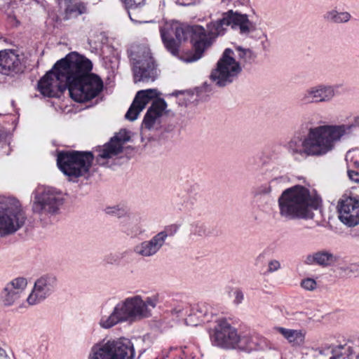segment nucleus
I'll list each match as a JSON object with an SVG mask.
<instances>
[{"instance_id":"nucleus-32","label":"nucleus","mask_w":359,"mask_h":359,"mask_svg":"<svg viewBox=\"0 0 359 359\" xmlns=\"http://www.w3.org/2000/svg\"><path fill=\"white\" fill-rule=\"evenodd\" d=\"M11 134L0 126V153L2 155H8L11 151L10 143Z\"/></svg>"},{"instance_id":"nucleus-47","label":"nucleus","mask_w":359,"mask_h":359,"mask_svg":"<svg viewBox=\"0 0 359 359\" xmlns=\"http://www.w3.org/2000/svg\"><path fill=\"white\" fill-rule=\"evenodd\" d=\"M177 3L182 6H189L193 3V0H177Z\"/></svg>"},{"instance_id":"nucleus-30","label":"nucleus","mask_w":359,"mask_h":359,"mask_svg":"<svg viewBox=\"0 0 359 359\" xmlns=\"http://www.w3.org/2000/svg\"><path fill=\"white\" fill-rule=\"evenodd\" d=\"M351 18L349 12L338 11L337 9L330 10L323 15L325 20L334 24L347 23L351 20Z\"/></svg>"},{"instance_id":"nucleus-2","label":"nucleus","mask_w":359,"mask_h":359,"mask_svg":"<svg viewBox=\"0 0 359 359\" xmlns=\"http://www.w3.org/2000/svg\"><path fill=\"white\" fill-rule=\"evenodd\" d=\"M230 26L233 29L239 30L240 34L248 35L255 30V26L245 14L234 12L232 10L224 13L222 18L207 25V29L201 25L191 27V41L194 52H189L181 57L185 62H196L202 57L204 51L219 35H223L226 27Z\"/></svg>"},{"instance_id":"nucleus-31","label":"nucleus","mask_w":359,"mask_h":359,"mask_svg":"<svg viewBox=\"0 0 359 359\" xmlns=\"http://www.w3.org/2000/svg\"><path fill=\"white\" fill-rule=\"evenodd\" d=\"M210 234V231L206 224L198 221L190 224L189 236L191 238L208 236Z\"/></svg>"},{"instance_id":"nucleus-25","label":"nucleus","mask_w":359,"mask_h":359,"mask_svg":"<svg viewBox=\"0 0 359 359\" xmlns=\"http://www.w3.org/2000/svg\"><path fill=\"white\" fill-rule=\"evenodd\" d=\"M63 19L69 20L87 12L86 5L80 0H64Z\"/></svg>"},{"instance_id":"nucleus-17","label":"nucleus","mask_w":359,"mask_h":359,"mask_svg":"<svg viewBox=\"0 0 359 359\" xmlns=\"http://www.w3.org/2000/svg\"><path fill=\"white\" fill-rule=\"evenodd\" d=\"M57 283V277L52 273H46L38 278L27 297V304L34 306L43 302L55 291Z\"/></svg>"},{"instance_id":"nucleus-49","label":"nucleus","mask_w":359,"mask_h":359,"mask_svg":"<svg viewBox=\"0 0 359 359\" xmlns=\"http://www.w3.org/2000/svg\"><path fill=\"white\" fill-rule=\"evenodd\" d=\"M354 163L355 164H358L359 163L358 161H355Z\"/></svg>"},{"instance_id":"nucleus-22","label":"nucleus","mask_w":359,"mask_h":359,"mask_svg":"<svg viewBox=\"0 0 359 359\" xmlns=\"http://www.w3.org/2000/svg\"><path fill=\"white\" fill-rule=\"evenodd\" d=\"M21 71V60L15 51L12 50L0 51V72L10 74Z\"/></svg>"},{"instance_id":"nucleus-34","label":"nucleus","mask_w":359,"mask_h":359,"mask_svg":"<svg viewBox=\"0 0 359 359\" xmlns=\"http://www.w3.org/2000/svg\"><path fill=\"white\" fill-rule=\"evenodd\" d=\"M170 313L172 316L184 320L189 313V304L186 302L177 303L171 309Z\"/></svg>"},{"instance_id":"nucleus-9","label":"nucleus","mask_w":359,"mask_h":359,"mask_svg":"<svg viewBox=\"0 0 359 359\" xmlns=\"http://www.w3.org/2000/svg\"><path fill=\"white\" fill-rule=\"evenodd\" d=\"M27 215L21 203L15 197L0 196V236H6L21 229Z\"/></svg>"},{"instance_id":"nucleus-21","label":"nucleus","mask_w":359,"mask_h":359,"mask_svg":"<svg viewBox=\"0 0 359 359\" xmlns=\"http://www.w3.org/2000/svg\"><path fill=\"white\" fill-rule=\"evenodd\" d=\"M129 140V136L126 131H121L111 138L100 150L98 158L107 159L118 154L122 151L123 144Z\"/></svg>"},{"instance_id":"nucleus-40","label":"nucleus","mask_w":359,"mask_h":359,"mask_svg":"<svg viewBox=\"0 0 359 359\" xmlns=\"http://www.w3.org/2000/svg\"><path fill=\"white\" fill-rule=\"evenodd\" d=\"M341 270L344 271L346 273H355L359 271V265L356 264H350L346 267H342Z\"/></svg>"},{"instance_id":"nucleus-27","label":"nucleus","mask_w":359,"mask_h":359,"mask_svg":"<svg viewBox=\"0 0 359 359\" xmlns=\"http://www.w3.org/2000/svg\"><path fill=\"white\" fill-rule=\"evenodd\" d=\"M276 330L292 346H301L304 342L305 332L302 330H292L278 327H276Z\"/></svg>"},{"instance_id":"nucleus-1","label":"nucleus","mask_w":359,"mask_h":359,"mask_svg":"<svg viewBox=\"0 0 359 359\" xmlns=\"http://www.w3.org/2000/svg\"><path fill=\"white\" fill-rule=\"evenodd\" d=\"M359 128V116L347 124L323 125L310 128L306 135L295 133L285 144L294 161L309 157H321L333 151L336 144Z\"/></svg>"},{"instance_id":"nucleus-8","label":"nucleus","mask_w":359,"mask_h":359,"mask_svg":"<svg viewBox=\"0 0 359 359\" xmlns=\"http://www.w3.org/2000/svg\"><path fill=\"white\" fill-rule=\"evenodd\" d=\"M93 159L90 151H62L57 154V164L69 180L75 181L88 174Z\"/></svg>"},{"instance_id":"nucleus-38","label":"nucleus","mask_w":359,"mask_h":359,"mask_svg":"<svg viewBox=\"0 0 359 359\" xmlns=\"http://www.w3.org/2000/svg\"><path fill=\"white\" fill-rule=\"evenodd\" d=\"M301 286L309 291H313L316 288L317 283L313 278H307L302 280Z\"/></svg>"},{"instance_id":"nucleus-10","label":"nucleus","mask_w":359,"mask_h":359,"mask_svg":"<svg viewBox=\"0 0 359 359\" xmlns=\"http://www.w3.org/2000/svg\"><path fill=\"white\" fill-rule=\"evenodd\" d=\"M135 349L128 339L102 340L92 346L88 359H133Z\"/></svg>"},{"instance_id":"nucleus-7","label":"nucleus","mask_w":359,"mask_h":359,"mask_svg":"<svg viewBox=\"0 0 359 359\" xmlns=\"http://www.w3.org/2000/svg\"><path fill=\"white\" fill-rule=\"evenodd\" d=\"M70 62L69 54L58 60L39 81L38 88L40 93L47 97H59L68 89V76H69Z\"/></svg>"},{"instance_id":"nucleus-35","label":"nucleus","mask_w":359,"mask_h":359,"mask_svg":"<svg viewBox=\"0 0 359 359\" xmlns=\"http://www.w3.org/2000/svg\"><path fill=\"white\" fill-rule=\"evenodd\" d=\"M105 212L108 215L121 218L128 215L129 209L125 205H118L106 208Z\"/></svg>"},{"instance_id":"nucleus-6","label":"nucleus","mask_w":359,"mask_h":359,"mask_svg":"<svg viewBox=\"0 0 359 359\" xmlns=\"http://www.w3.org/2000/svg\"><path fill=\"white\" fill-rule=\"evenodd\" d=\"M161 95L156 88L139 90L125 115L126 118L131 121L136 120L147 104L151 102L143 118L142 128L149 130L157 128L167 107L166 102L159 97Z\"/></svg>"},{"instance_id":"nucleus-12","label":"nucleus","mask_w":359,"mask_h":359,"mask_svg":"<svg viewBox=\"0 0 359 359\" xmlns=\"http://www.w3.org/2000/svg\"><path fill=\"white\" fill-rule=\"evenodd\" d=\"M233 51L226 48L211 72V81L219 87L226 86L234 82L241 72V67L233 57Z\"/></svg>"},{"instance_id":"nucleus-5","label":"nucleus","mask_w":359,"mask_h":359,"mask_svg":"<svg viewBox=\"0 0 359 359\" xmlns=\"http://www.w3.org/2000/svg\"><path fill=\"white\" fill-rule=\"evenodd\" d=\"M320 198L308 189L296 185L284 190L278 199L279 215L285 220L311 219L312 210L320 204Z\"/></svg>"},{"instance_id":"nucleus-48","label":"nucleus","mask_w":359,"mask_h":359,"mask_svg":"<svg viewBox=\"0 0 359 359\" xmlns=\"http://www.w3.org/2000/svg\"><path fill=\"white\" fill-rule=\"evenodd\" d=\"M355 150H353V151H348L346 155V160L348 161L350 156H351V154L352 152L355 151Z\"/></svg>"},{"instance_id":"nucleus-33","label":"nucleus","mask_w":359,"mask_h":359,"mask_svg":"<svg viewBox=\"0 0 359 359\" xmlns=\"http://www.w3.org/2000/svg\"><path fill=\"white\" fill-rule=\"evenodd\" d=\"M180 228V224H172L167 225L164 227V229L156 233L157 236L162 241V242L165 244L166 239L168 237H172L177 233Z\"/></svg>"},{"instance_id":"nucleus-43","label":"nucleus","mask_w":359,"mask_h":359,"mask_svg":"<svg viewBox=\"0 0 359 359\" xmlns=\"http://www.w3.org/2000/svg\"><path fill=\"white\" fill-rule=\"evenodd\" d=\"M348 175L349 178L351 180L359 183V172L358 171L348 170Z\"/></svg>"},{"instance_id":"nucleus-24","label":"nucleus","mask_w":359,"mask_h":359,"mask_svg":"<svg viewBox=\"0 0 359 359\" xmlns=\"http://www.w3.org/2000/svg\"><path fill=\"white\" fill-rule=\"evenodd\" d=\"M165 244L154 235L149 240L142 241L134 248V252L143 257H150L156 255Z\"/></svg>"},{"instance_id":"nucleus-42","label":"nucleus","mask_w":359,"mask_h":359,"mask_svg":"<svg viewBox=\"0 0 359 359\" xmlns=\"http://www.w3.org/2000/svg\"><path fill=\"white\" fill-rule=\"evenodd\" d=\"M8 18L10 23L13 26H17L19 24V21L17 19V15H16L15 12L13 13H8Z\"/></svg>"},{"instance_id":"nucleus-36","label":"nucleus","mask_w":359,"mask_h":359,"mask_svg":"<svg viewBox=\"0 0 359 359\" xmlns=\"http://www.w3.org/2000/svg\"><path fill=\"white\" fill-rule=\"evenodd\" d=\"M238 57L244 60L245 62H251L255 57L253 52L250 49H243L238 47Z\"/></svg>"},{"instance_id":"nucleus-44","label":"nucleus","mask_w":359,"mask_h":359,"mask_svg":"<svg viewBox=\"0 0 359 359\" xmlns=\"http://www.w3.org/2000/svg\"><path fill=\"white\" fill-rule=\"evenodd\" d=\"M12 4V0H0V9L9 7Z\"/></svg>"},{"instance_id":"nucleus-45","label":"nucleus","mask_w":359,"mask_h":359,"mask_svg":"<svg viewBox=\"0 0 359 359\" xmlns=\"http://www.w3.org/2000/svg\"><path fill=\"white\" fill-rule=\"evenodd\" d=\"M0 359H11L8 355L7 351L0 346Z\"/></svg>"},{"instance_id":"nucleus-37","label":"nucleus","mask_w":359,"mask_h":359,"mask_svg":"<svg viewBox=\"0 0 359 359\" xmlns=\"http://www.w3.org/2000/svg\"><path fill=\"white\" fill-rule=\"evenodd\" d=\"M124 257V252H111L105 257V262L110 264H118Z\"/></svg>"},{"instance_id":"nucleus-19","label":"nucleus","mask_w":359,"mask_h":359,"mask_svg":"<svg viewBox=\"0 0 359 359\" xmlns=\"http://www.w3.org/2000/svg\"><path fill=\"white\" fill-rule=\"evenodd\" d=\"M27 285V280L18 277L6 284L0 292V302L5 307H10L20 302Z\"/></svg>"},{"instance_id":"nucleus-16","label":"nucleus","mask_w":359,"mask_h":359,"mask_svg":"<svg viewBox=\"0 0 359 359\" xmlns=\"http://www.w3.org/2000/svg\"><path fill=\"white\" fill-rule=\"evenodd\" d=\"M337 95L335 86L318 83L304 89L298 97L301 104H311L320 103H330L332 102Z\"/></svg>"},{"instance_id":"nucleus-3","label":"nucleus","mask_w":359,"mask_h":359,"mask_svg":"<svg viewBox=\"0 0 359 359\" xmlns=\"http://www.w3.org/2000/svg\"><path fill=\"white\" fill-rule=\"evenodd\" d=\"M158 302L157 294L145 299L136 294L120 301L111 311H109L106 303L101 306L98 324L102 328L107 330L129 320L148 318L151 316L152 310L156 307Z\"/></svg>"},{"instance_id":"nucleus-29","label":"nucleus","mask_w":359,"mask_h":359,"mask_svg":"<svg viewBox=\"0 0 359 359\" xmlns=\"http://www.w3.org/2000/svg\"><path fill=\"white\" fill-rule=\"evenodd\" d=\"M128 9V15L130 20L135 22H147V21L143 20L137 18V14L144 6L145 0H121Z\"/></svg>"},{"instance_id":"nucleus-39","label":"nucleus","mask_w":359,"mask_h":359,"mask_svg":"<svg viewBox=\"0 0 359 359\" xmlns=\"http://www.w3.org/2000/svg\"><path fill=\"white\" fill-rule=\"evenodd\" d=\"M280 268V264L278 260H271L268 265V272L272 273L278 271Z\"/></svg>"},{"instance_id":"nucleus-46","label":"nucleus","mask_w":359,"mask_h":359,"mask_svg":"<svg viewBox=\"0 0 359 359\" xmlns=\"http://www.w3.org/2000/svg\"><path fill=\"white\" fill-rule=\"evenodd\" d=\"M271 187L269 185H264L261 187L260 193L267 194H269L271 192Z\"/></svg>"},{"instance_id":"nucleus-41","label":"nucleus","mask_w":359,"mask_h":359,"mask_svg":"<svg viewBox=\"0 0 359 359\" xmlns=\"http://www.w3.org/2000/svg\"><path fill=\"white\" fill-rule=\"evenodd\" d=\"M234 300L233 302L236 304H240L242 303L243 300L244 299V294L241 290L236 289L234 291Z\"/></svg>"},{"instance_id":"nucleus-20","label":"nucleus","mask_w":359,"mask_h":359,"mask_svg":"<svg viewBox=\"0 0 359 359\" xmlns=\"http://www.w3.org/2000/svg\"><path fill=\"white\" fill-rule=\"evenodd\" d=\"M212 316V307L208 303L189 304V313L184 318V323L188 326H197L201 323L209 322Z\"/></svg>"},{"instance_id":"nucleus-4","label":"nucleus","mask_w":359,"mask_h":359,"mask_svg":"<svg viewBox=\"0 0 359 359\" xmlns=\"http://www.w3.org/2000/svg\"><path fill=\"white\" fill-rule=\"evenodd\" d=\"M70 62L68 90L77 102H84L95 97L103 88V82L91 74L93 64L88 58L73 52L69 54Z\"/></svg>"},{"instance_id":"nucleus-11","label":"nucleus","mask_w":359,"mask_h":359,"mask_svg":"<svg viewBox=\"0 0 359 359\" xmlns=\"http://www.w3.org/2000/svg\"><path fill=\"white\" fill-rule=\"evenodd\" d=\"M32 194V210L41 219L57 214L64 203L62 193L51 187L38 186Z\"/></svg>"},{"instance_id":"nucleus-23","label":"nucleus","mask_w":359,"mask_h":359,"mask_svg":"<svg viewBox=\"0 0 359 359\" xmlns=\"http://www.w3.org/2000/svg\"><path fill=\"white\" fill-rule=\"evenodd\" d=\"M337 261V257L330 250L323 249L307 255L304 260L306 265H317L321 267H328Z\"/></svg>"},{"instance_id":"nucleus-18","label":"nucleus","mask_w":359,"mask_h":359,"mask_svg":"<svg viewBox=\"0 0 359 359\" xmlns=\"http://www.w3.org/2000/svg\"><path fill=\"white\" fill-rule=\"evenodd\" d=\"M339 219L348 226L359 224V197L343 196L337 205Z\"/></svg>"},{"instance_id":"nucleus-28","label":"nucleus","mask_w":359,"mask_h":359,"mask_svg":"<svg viewBox=\"0 0 359 359\" xmlns=\"http://www.w3.org/2000/svg\"><path fill=\"white\" fill-rule=\"evenodd\" d=\"M350 347L344 345L328 346L319 350V354L325 359H340L344 357Z\"/></svg>"},{"instance_id":"nucleus-13","label":"nucleus","mask_w":359,"mask_h":359,"mask_svg":"<svg viewBox=\"0 0 359 359\" xmlns=\"http://www.w3.org/2000/svg\"><path fill=\"white\" fill-rule=\"evenodd\" d=\"M130 60L133 64V79L137 82H153L158 76L157 65L147 47H140L137 51L132 52Z\"/></svg>"},{"instance_id":"nucleus-14","label":"nucleus","mask_w":359,"mask_h":359,"mask_svg":"<svg viewBox=\"0 0 359 359\" xmlns=\"http://www.w3.org/2000/svg\"><path fill=\"white\" fill-rule=\"evenodd\" d=\"M210 338L214 346L226 349L236 348L240 334L226 319L216 320L213 328L209 331Z\"/></svg>"},{"instance_id":"nucleus-15","label":"nucleus","mask_w":359,"mask_h":359,"mask_svg":"<svg viewBox=\"0 0 359 359\" xmlns=\"http://www.w3.org/2000/svg\"><path fill=\"white\" fill-rule=\"evenodd\" d=\"M189 29L177 21L166 22L160 27V34L165 48L172 55H177L179 47L185 41Z\"/></svg>"},{"instance_id":"nucleus-26","label":"nucleus","mask_w":359,"mask_h":359,"mask_svg":"<svg viewBox=\"0 0 359 359\" xmlns=\"http://www.w3.org/2000/svg\"><path fill=\"white\" fill-rule=\"evenodd\" d=\"M264 339L258 335H240L237 348L246 351H252L262 348Z\"/></svg>"}]
</instances>
